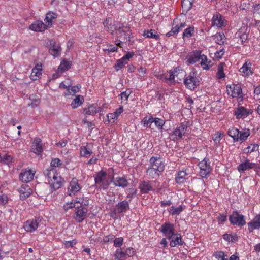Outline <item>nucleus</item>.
<instances>
[{
	"instance_id": "obj_42",
	"label": "nucleus",
	"mask_w": 260,
	"mask_h": 260,
	"mask_svg": "<svg viewBox=\"0 0 260 260\" xmlns=\"http://www.w3.org/2000/svg\"><path fill=\"white\" fill-rule=\"evenodd\" d=\"M92 153V151L87 146H83L81 148L80 154L82 156L88 157Z\"/></svg>"
},
{
	"instance_id": "obj_40",
	"label": "nucleus",
	"mask_w": 260,
	"mask_h": 260,
	"mask_svg": "<svg viewBox=\"0 0 260 260\" xmlns=\"http://www.w3.org/2000/svg\"><path fill=\"white\" fill-rule=\"evenodd\" d=\"M250 135V132L248 129H244L240 131V134L238 137V141H244Z\"/></svg>"
},
{
	"instance_id": "obj_44",
	"label": "nucleus",
	"mask_w": 260,
	"mask_h": 260,
	"mask_svg": "<svg viewBox=\"0 0 260 260\" xmlns=\"http://www.w3.org/2000/svg\"><path fill=\"white\" fill-rule=\"evenodd\" d=\"M258 147L259 146L257 144H252L251 146L245 148L244 149V152L248 154L252 152L256 151L258 150Z\"/></svg>"
},
{
	"instance_id": "obj_37",
	"label": "nucleus",
	"mask_w": 260,
	"mask_h": 260,
	"mask_svg": "<svg viewBox=\"0 0 260 260\" xmlns=\"http://www.w3.org/2000/svg\"><path fill=\"white\" fill-rule=\"evenodd\" d=\"M215 41L219 45L223 44L225 40V37L223 33H218L213 36Z\"/></svg>"
},
{
	"instance_id": "obj_50",
	"label": "nucleus",
	"mask_w": 260,
	"mask_h": 260,
	"mask_svg": "<svg viewBox=\"0 0 260 260\" xmlns=\"http://www.w3.org/2000/svg\"><path fill=\"white\" fill-rule=\"evenodd\" d=\"M154 122L153 123H155V125L159 129H162V126H164L165 124V121L163 119L158 118H153Z\"/></svg>"
},
{
	"instance_id": "obj_28",
	"label": "nucleus",
	"mask_w": 260,
	"mask_h": 260,
	"mask_svg": "<svg viewBox=\"0 0 260 260\" xmlns=\"http://www.w3.org/2000/svg\"><path fill=\"white\" fill-rule=\"evenodd\" d=\"M143 36L145 38H153L156 40L159 39V36L158 34L154 29L144 30Z\"/></svg>"
},
{
	"instance_id": "obj_49",
	"label": "nucleus",
	"mask_w": 260,
	"mask_h": 260,
	"mask_svg": "<svg viewBox=\"0 0 260 260\" xmlns=\"http://www.w3.org/2000/svg\"><path fill=\"white\" fill-rule=\"evenodd\" d=\"M194 32V27H189L184 30V32L183 33V37H190L192 36L193 33Z\"/></svg>"
},
{
	"instance_id": "obj_25",
	"label": "nucleus",
	"mask_w": 260,
	"mask_h": 260,
	"mask_svg": "<svg viewBox=\"0 0 260 260\" xmlns=\"http://www.w3.org/2000/svg\"><path fill=\"white\" fill-rule=\"evenodd\" d=\"M41 140L40 138H36L32 144V151L36 154H39L42 151V147L41 144Z\"/></svg>"
},
{
	"instance_id": "obj_47",
	"label": "nucleus",
	"mask_w": 260,
	"mask_h": 260,
	"mask_svg": "<svg viewBox=\"0 0 260 260\" xmlns=\"http://www.w3.org/2000/svg\"><path fill=\"white\" fill-rule=\"evenodd\" d=\"M41 71L37 69H32L30 74V78L33 80H37L38 78L41 75Z\"/></svg>"
},
{
	"instance_id": "obj_38",
	"label": "nucleus",
	"mask_w": 260,
	"mask_h": 260,
	"mask_svg": "<svg viewBox=\"0 0 260 260\" xmlns=\"http://www.w3.org/2000/svg\"><path fill=\"white\" fill-rule=\"evenodd\" d=\"M57 14L52 12H49L46 14L45 20L46 23H48V25H52V22L53 19L57 18Z\"/></svg>"
},
{
	"instance_id": "obj_6",
	"label": "nucleus",
	"mask_w": 260,
	"mask_h": 260,
	"mask_svg": "<svg viewBox=\"0 0 260 260\" xmlns=\"http://www.w3.org/2000/svg\"><path fill=\"white\" fill-rule=\"evenodd\" d=\"M199 81L196 77L194 73H190L184 80L186 87L190 90H193L199 85Z\"/></svg>"
},
{
	"instance_id": "obj_62",
	"label": "nucleus",
	"mask_w": 260,
	"mask_h": 260,
	"mask_svg": "<svg viewBox=\"0 0 260 260\" xmlns=\"http://www.w3.org/2000/svg\"><path fill=\"white\" fill-rule=\"evenodd\" d=\"M117 46H113L112 45H110L107 46V48L105 49V50L108 51V52H117L118 50Z\"/></svg>"
},
{
	"instance_id": "obj_8",
	"label": "nucleus",
	"mask_w": 260,
	"mask_h": 260,
	"mask_svg": "<svg viewBox=\"0 0 260 260\" xmlns=\"http://www.w3.org/2000/svg\"><path fill=\"white\" fill-rule=\"evenodd\" d=\"M231 223L233 224H237L242 226L245 224L246 222L244 219V216L239 214L237 211L233 212V214L230 216L229 218Z\"/></svg>"
},
{
	"instance_id": "obj_19",
	"label": "nucleus",
	"mask_w": 260,
	"mask_h": 260,
	"mask_svg": "<svg viewBox=\"0 0 260 260\" xmlns=\"http://www.w3.org/2000/svg\"><path fill=\"white\" fill-rule=\"evenodd\" d=\"M129 209V202L127 201L123 200L119 202L116 206L117 212L122 213L125 212Z\"/></svg>"
},
{
	"instance_id": "obj_30",
	"label": "nucleus",
	"mask_w": 260,
	"mask_h": 260,
	"mask_svg": "<svg viewBox=\"0 0 260 260\" xmlns=\"http://www.w3.org/2000/svg\"><path fill=\"white\" fill-rule=\"evenodd\" d=\"M114 184L118 187H125L128 185V181L124 177H117L113 181Z\"/></svg>"
},
{
	"instance_id": "obj_24",
	"label": "nucleus",
	"mask_w": 260,
	"mask_h": 260,
	"mask_svg": "<svg viewBox=\"0 0 260 260\" xmlns=\"http://www.w3.org/2000/svg\"><path fill=\"white\" fill-rule=\"evenodd\" d=\"M30 29L35 31H43L46 28V26L41 21H37L31 24Z\"/></svg>"
},
{
	"instance_id": "obj_41",
	"label": "nucleus",
	"mask_w": 260,
	"mask_h": 260,
	"mask_svg": "<svg viewBox=\"0 0 260 260\" xmlns=\"http://www.w3.org/2000/svg\"><path fill=\"white\" fill-rule=\"evenodd\" d=\"M153 122V118L152 116L150 117L146 116L141 121V122L143 123L144 126L146 127H151V126Z\"/></svg>"
},
{
	"instance_id": "obj_10",
	"label": "nucleus",
	"mask_w": 260,
	"mask_h": 260,
	"mask_svg": "<svg viewBox=\"0 0 260 260\" xmlns=\"http://www.w3.org/2000/svg\"><path fill=\"white\" fill-rule=\"evenodd\" d=\"M49 52L54 57L58 56L61 52V48L60 44L57 43L54 40H51L49 43Z\"/></svg>"
},
{
	"instance_id": "obj_9",
	"label": "nucleus",
	"mask_w": 260,
	"mask_h": 260,
	"mask_svg": "<svg viewBox=\"0 0 260 260\" xmlns=\"http://www.w3.org/2000/svg\"><path fill=\"white\" fill-rule=\"evenodd\" d=\"M187 128V125L185 123H182L179 126L176 127L172 135L173 139L178 140L182 138L186 133Z\"/></svg>"
},
{
	"instance_id": "obj_39",
	"label": "nucleus",
	"mask_w": 260,
	"mask_h": 260,
	"mask_svg": "<svg viewBox=\"0 0 260 260\" xmlns=\"http://www.w3.org/2000/svg\"><path fill=\"white\" fill-rule=\"evenodd\" d=\"M114 256L116 260H124L127 258L125 252L122 251V249H117L115 252Z\"/></svg>"
},
{
	"instance_id": "obj_59",
	"label": "nucleus",
	"mask_w": 260,
	"mask_h": 260,
	"mask_svg": "<svg viewBox=\"0 0 260 260\" xmlns=\"http://www.w3.org/2000/svg\"><path fill=\"white\" fill-rule=\"evenodd\" d=\"M134 253H135V251L134 250V249L132 248H128L126 249L125 251V254L126 257H131V256H133V255L134 254Z\"/></svg>"
},
{
	"instance_id": "obj_51",
	"label": "nucleus",
	"mask_w": 260,
	"mask_h": 260,
	"mask_svg": "<svg viewBox=\"0 0 260 260\" xmlns=\"http://www.w3.org/2000/svg\"><path fill=\"white\" fill-rule=\"evenodd\" d=\"M223 134L221 133V132H217L214 135L213 137V139L214 141V142L216 143V144H218V143H220V141L221 139V138L223 137Z\"/></svg>"
},
{
	"instance_id": "obj_20",
	"label": "nucleus",
	"mask_w": 260,
	"mask_h": 260,
	"mask_svg": "<svg viewBox=\"0 0 260 260\" xmlns=\"http://www.w3.org/2000/svg\"><path fill=\"white\" fill-rule=\"evenodd\" d=\"M212 25L221 27L224 25V19L219 14L214 15L212 18Z\"/></svg>"
},
{
	"instance_id": "obj_60",
	"label": "nucleus",
	"mask_w": 260,
	"mask_h": 260,
	"mask_svg": "<svg viewBox=\"0 0 260 260\" xmlns=\"http://www.w3.org/2000/svg\"><path fill=\"white\" fill-rule=\"evenodd\" d=\"M81 88V86H72V84L71 83L70 89L71 91L73 94L74 95L76 93L78 92L79 89Z\"/></svg>"
},
{
	"instance_id": "obj_13",
	"label": "nucleus",
	"mask_w": 260,
	"mask_h": 260,
	"mask_svg": "<svg viewBox=\"0 0 260 260\" xmlns=\"http://www.w3.org/2000/svg\"><path fill=\"white\" fill-rule=\"evenodd\" d=\"M252 110L247 109L243 106H241L238 108L235 111V115H236V117L238 119L241 118H244L249 114H252Z\"/></svg>"
},
{
	"instance_id": "obj_27",
	"label": "nucleus",
	"mask_w": 260,
	"mask_h": 260,
	"mask_svg": "<svg viewBox=\"0 0 260 260\" xmlns=\"http://www.w3.org/2000/svg\"><path fill=\"white\" fill-rule=\"evenodd\" d=\"M260 227V215H256L253 220L248 223V229L250 231L258 229Z\"/></svg>"
},
{
	"instance_id": "obj_18",
	"label": "nucleus",
	"mask_w": 260,
	"mask_h": 260,
	"mask_svg": "<svg viewBox=\"0 0 260 260\" xmlns=\"http://www.w3.org/2000/svg\"><path fill=\"white\" fill-rule=\"evenodd\" d=\"M68 191L69 194L71 196L72 194H75L78 191L80 190L81 187L78 183V181L76 179H73L70 183V185L68 188Z\"/></svg>"
},
{
	"instance_id": "obj_32",
	"label": "nucleus",
	"mask_w": 260,
	"mask_h": 260,
	"mask_svg": "<svg viewBox=\"0 0 260 260\" xmlns=\"http://www.w3.org/2000/svg\"><path fill=\"white\" fill-rule=\"evenodd\" d=\"M193 0H183L182 2V7L183 13H187L192 6Z\"/></svg>"
},
{
	"instance_id": "obj_15",
	"label": "nucleus",
	"mask_w": 260,
	"mask_h": 260,
	"mask_svg": "<svg viewBox=\"0 0 260 260\" xmlns=\"http://www.w3.org/2000/svg\"><path fill=\"white\" fill-rule=\"evenodd\" d=\"M173 224L166 223L161 225V232L167 237H171L174 233Z\"/></svg>"
},
{
	"instance_id": "obj_16",
	"label": "nucleus",
	"mask_w": 260,
	"mask_h": 260,
	"mask_svg": "<svg viewBox=\"0 0 260 260\" xmlns=\"http://www.w3.org/2000/svg\"><path fill=\"white\" fill-rule=\"evenodd\" d=\"M178 20L177 19H175L174 20L173 25H174L176 24V25L172 28L171 31L166 34L167 37H169L170 36H173L176 34H177L181 29L184 28L186 26L185 23H181L180 25L178 26L177 24H176L178 23Z\"/></svg>"
},
{
	"instance_id": "obj_31",
	"label": "nucleus",
	"mask_w": 260,
	"mask_h": 260,
	"mask_svg": "<svg viewBox=\"0 0 260 260\" xmlns=\"http://www.w3.org/2000/svg\"><path fill=\"white\" fill-rule=\"evenodd\" d=\"M187 174L184 171H181L178 172L176 176L175 180L177 183H184L187 179Z\"/></svg>"
},
{
	"instance_id": "obj_12",
	"label": "nucleus",
	"mask_w": 260,
	"mask_h": 260,
	"mask_svg": "<svg viewBox=\"0 0 260 260\" xmlns=\"http://www.w3.org/2000/svg\"><path fill=\"white\" fill-rule=\"evenodd\" d=\"M34 173L31 170H22L20 174V179L23 182H29L34 178Z\"/></svg>"
},
{
	"instance_id": "obj_29",
	"label": "nucleus",
	"mask_w": 260,
	"mask_h": 260,
	"mask_svg": "<svg viewBox=\"0 0 260 260\" xmlns=\"http://www.w3.org/2000/svg\"><path fill=\"white\" fill-rule=\"evenodd\" d=\"M162 172L157 169L149 166L146 170V174L149 178L154 179L159 177Z\"/></svg>"
},
{
	"instance_id": "obj_5",
	"label": "nucleus",
	"mask_w": 260,
	"mask_h": 260,
	"mask_svg": "<svg viewBox=\"0 0 260 260\" xmlns=\"http://www.w3.org/2000/svg\"><path fill=\"white\" fill-rule=\"evenodd\" d=\"M199 167L200 169V174L202 177H206L209 175L211 171V168L209 162V159L204 158L199 163Z\"/></svg>"
},
{
	"instance_id": "obj_64",
	"label": "nucleus",
	"mask_w": 260,
	"mask_h": 260,
	"mask_svg": "<svg viewBox=\"0 0 260 260\" xmlns=\"http://www.w3.org/2000/svg\"><path fill=\"white\" fill-rule=\"evenodd\" d=\"M2 161L6 164H8L11 161V158L9 155H4L2 156Z\"/></svg>"
},
{
	"instance_id": "obj_48",
	"label": "nucleus",
	"mask_w": 260,
	"mask_h": 260,
	"mask_svg": "<svg viewBox=\"0 0 260 260\" xmlns=\"http://www.w3.org/2000/svg\"><path fill=\"white\" fill-rule=\"evenodd\" d=\"M242 94V89L241 87L239 86H235L234 87L233 93L232 96L233 97H236L241 96Z\"/></svg>"
},
{
	"instance_id": "obj_35",
	"label": "nucleus",
	"mask_w": 260,
	"mask_h": 260,
	"mask_svg": "<svg viewBox=\"0 0 260 260\" xmlns=\"http://www.w3.org/2000/svg\"><path fill=\"white\" fill-rule=\"evenodd\" d=\"M103 24L104 25L105 29L108 31H111V34L113 35L114 31H116V28L119 27V25H112V24H109V21L108 19H106L104 22Z\"/></svg>"
},
{
	"instance_id": "obj_33",
	"label": "nucleus",
	"mask_w": 260,
	"mask_h": 260,
	"mask_svg": "<svg viewBox=\"0 0 260 260\" xmlns=\"http://www.w3.org/2000/svg\"><path fill=\"white\" fill-rule=\"evenodd\" d=\"M72 65V62L63 59L58 68V71L64 72L69 70Z\"/></svg>"
},
{
	"instance_id": "obj_63",
	"label": "nucleus",
	"mask_w": 260,
	"mask_h": 260,
	"mask_svg": "<svg viewBox=\"0 0 260 260\" xmlns=\"http://www.w3.org/2000/svg\"><path fill=\"white\" fill-rule=\"evenodd\" d=\"M176 73H177V70H176V69H175L174 70V72H172V73H170L169 74L168 77H166L167 79H168L170 81H172V80H174L175 77L177 76V74H176Z\"/></svg>"
},
{
	"instance_id": "obj_61",
	"label": "nucleus",
	"mask_w": 260,
	"mask_h": 260,
	"mask_svg": "<svg viewBox=\"0 0 260 260\" xmlns=\"http://www.w3.org/2000/svg\"><path fill=\"white\" fill-rule=\"evenodd\" d=\"M69 80L65 81V82H61L59 84V88H62V89H67L68 87L71 86V83L70 82H68Z\"/></svg>"
},
{
	"instance_id": "obj_1",
	"label": "nucleus",
	"mask_w": 260,
	"mask_h": 260,
	"mask_svg": "<svg viewBox=\"0 0 260 260\" xmlns=\"http://www.w3.org/2000/svg\"><path fill=\"white\" fill-rule=\"evenodd\" d=\"M44 174L46 181L55 190L61 187L64 182V179L58 176L55 170L53 168L45 170Z\"/></svg>"
},
{
	"instance_id": "obj_2",
	"label": "nucleus",
	"mask_w": 260,
	"mask_h": 260,
	"mask_svg": "<svg viewBox=\"0 0 260 260\" xmlns=\"http://www.w3.org/2000/svg\"><path fill=\"white\" fill-rule=\"evenodd\" d=\"M199 60H201L200 64L204 70H209L212 66V61L208 60L206 55L201 54V51L199 50L194 51L187 61L189 64H193Z\"/></svg>"
},
{
	"instance_id": "obj_55",
	"label": "nucleus",
	"mask_w": 260,
	"mask_h": 260,
	"mask_svg": "<svg viewBox=\"0 0 260 260\" xmlns=\"http://www.w3.org/2000/svg\"><path fill=\"white\" fill-rule=\"evenodd\" d=\"M115 239V236L113 235H109L108 236L104 237L103 239V242L104 243H108L110 241H113Z\"/></svg>"
},
{
	"instance_id": "obj_36",
	"label": "nucleus",
	"mask_w": 260,
	"mask_h": 260,
	"mask_svg": "<svg viewBox=\"0 0 260 260\" xmlns=\"http://www.w3.org/2000/svg\"><path fill=\"white\" fill-rule=\"evenodd\" d=\"M84 99L83 96L78 95L72 101L71 106L72 108L74 109L80 106L83 103Z\"/></svg>"
},
{
	"instance_id": "obj_21",
	"label": "nucleus",
	"mask_w": 260,
	"mask_h": 260,
	"mask_svg": "<svg viewBox=\"0 0 260 260\" xmlns=\"http://www.w3.org/2000/svg\"><path fill=\"white\" fill-rule=\"evenodd\" d=\"M256 164L253 162H250L249 159H246L244 162L241 163L238 167V170L240 172H244L248 169L254 168Z\"/></svg>"
},
{
	"instance_id": "obj_22",
	"label": "nucleus",
	"mask_w": 260,
	"mask_h": 260,
	"mask_svg": "<svg viewBox=\"0 0 260 260\" xmlns=\"http://www.w3.org/2000/svg\"><path fill=\"white\" fill-rule=\"evenodd\" d=\"M38 226V223L36 219L27 220L24 226V228L27 232H33L35 231Z\"/></svg>"
},
{
	"instance_id": "obj_46",
	"label": "nucleus",
	"mask_w": 260,
	"mask_h": 260,
	"mask_svg": "<svg viewBox=\"0 0 260 260\" xmlns=\"http://www.w3.org/2000/svg\"><path fill=\"white\" fill-rule=\"evenodd\" d=\"M223 239L229 242H235L238 240V237L236 235L224 234Z\"/></svg>"
},
{
	"instance_id": "obj_54",
	"label": "nucleus",
	"mask_w": 260,
	"mask_h": 260,
	"mask_svg": "<svg viewBox=\"0 0 260 260\" xmlns=\"http://www.w3.org/2000/svg\"><path fill=\"white\" fill-rule=\"evenodd\" d=\"M61 165V160L58 158H54L51 162V165L52 167H57Z\"/></svg>"
},
{
	"instance_id": "obj_56",
	"label": "nucleus",
	"mask_w": 260,
	"mask_h": 260,
	"mask_svg": "<svg viewBox=\"0 0 260 260\" xmlns=\"http://www.w3.org/2000/svg\"><path fill=\"white\" fill-rule=\"evenodd\" d=\"M173 208V211L172 212V215H179L180 212L182 211V206H179L178 207H172Z\"/></svg>"
},
{
	"instance_id": "obj_7",
	"label": "nucleus",
	"mask_w": 260,
	"mask_h": 260,
	"mask_svg": "<svg viewBox=\"0 0 260 260\" xmlns=\"http://www.w3.org/2000/svg\"><path fill=\"white\" fill-rule=\"evenodd\" d=\"M150 166L154 168L159 171V172H162L165 169V165L161 158L158 156H152L150 158Z\"/></svg>"
},
{
	"instance_id": "obj_58",
	"label": "nucleus",
	"mask_w": 260,
	"mask_h": 260,
	"mask_svg": "<svg viewBox=\"0 0 260 260\" xmlns=\"http://www.w3.org/2000/svg\"><path fill=\"white\" fill-rule=\"evenodd\" d=\"M249 6L250 3L247 2V1L244 0L241 2L240 7L242 10H246L249 8Z\"/></svg>"
},
{
	"instance_id": "obj_3",
	"label": "nucleus",
	"mask_w": 260,
	"mask_h": 260,
	"mask_svg": "<svg viewBox=\"0 0 260 260\" xmlns=\"http://www.w3.org/2000/svg\"><path fill=\"white\" fill-rule=\"evenodd\" d=\"M115 28L117 37L119 38V40L115 41L116 46L121 47V43L131 41L132 33L128 27L119 25V27Z\"/></svg>"
},
{
	"instance_id": "obj_52",
	"label": "nucleus",
	"mask_w": 260,
	"mask_h": 260,
	"mask_svg": "<svg viewBox=\"0 0 260 260\" xmlns=\"http://www.w3.org/2000/svg\"><path fill=\"white\" fill-rule=\"evenodd\" d=\"M127 63L122 58L119 59L116 61V63L115 65V68H118L116 69L117 70H118L119 69L122 68L124 64Z\"/></svg>"
},
{
	"instance_id": "obj_4",
	"label": "nucleus",
	"mask_w": 260,
	"mask_h": 260,
	"mask_svg": "<svg viewBox=\"0 0 260 260\" xmlns=\"http://www.w3.org/2000/svg\"><path fill=\"white\" fill-rule=\"evenodd\" d=\"M113 178V175L107 176L106 173L101 170L98 173L94 178L95 183L99 188L106 189L112 182Z\"/></svg>"
},
{
	"instance_id": "obj_14",
	"label": "nucleus",
	"mask_w": 260,
	"mask_h": 260,
	"mask_svg": "<svg viewBox=\"0 0 260 260\" xmlns=\"http://www.w3.org/2000/svg\"><path fill=\"white\" fill-rule=\"evenodd\" d=\"M18 191L20 193V198L24 200L28 198L32 192V189L27 184H23L19 188Z\"/></svg>"
},
{
	"instance_id": "obj_11",
	"label": "nucleus",
	"mask_w": 260,
	"mask_h": 260,
	"mask_svg": "<svg viewBox=\"0 0 260 260\" xmlns=\"http://www.w3.org/2000/svg\"><path fill=\"white\" fill-rule=\"evenodd\" d=\"M81 207L79 208L77 207L75 209V219L78 222H81L84 219L87 212V209L86 208Z\"/></svg>"
},
{
	"instance_id": "obj_43",
	"label": "nucleus",
	"mask_w": 260,
	"mask_h": 260,
	"mask_svg": "<svg viewBox=\"0 0 260 260\" xmlns=\"http://www.w3.org/2000/svg\"><path fill=\"white\" fill-rule=\"evenodd\" d=\"M239 71L240 72L245 74L246 76H249L252 74L251 67L248 66L247 63H244L243 67L240 69Z\"/></svg>"
},
{
	"instance_id": "obj_23",
	"label": "nucleus",
	"mask_w": 260,
	"mask_h": 260,
	"mask_svg": "<svg viewBox=\"0 0 260 260\" xmlns=\"http://www.w3.org/2000/svg\"><path fill=\"white\" fill-rule=\"evenodd\" d=\"M101 108L94 106L93 105H90L87 107H85L83 109V112L87 115H93L96 113L101 111Z\"/></svg>"
},
{
	"instance_id": "obj_57",
	"label": "nucleus",
	"mask_w": 260,
	"mask_h": 260,
	"mask_svg": "<svg viewBox=\"0 0 260 260\" xmlns=\"http://www.w3.org/2000/svg\"><path fill=\"white\" fill-rule=\"evenodd\" d=\"M8 198L6 194H2L0 196V204L4 205L7 203Z\"/></svg>"
},
{
	"instance_id": "obj_34",
	"label": "nucleus",
	"mask_w": 260,
	"mask_h": 260,
	"mask_svg": "<svg viewBox=\"0 0 260 260\" xmlns=\"http://www.w3.org/2000/svg\"><path fill=\"white\" fill-rule=\"evenodd\" d=\"M240 134V131L234 127L230 128L228 131L229 135L233 138L234 142L238 141V137Z\"/></svg>"
},
{
	"instance_id": "obj_45",
	"label": "nucleus",
	"mask_w": 260,
	"mask_h": 260,
	"mask_svg": "<svg viewBox=\"0 0 260 260\" xmlns=\"http://www.w3.org/2000/svg\"><path fill=\"white\" fill-rule=\"evenodd\" d=\"M224 66V63H220L218 66V71L216 74V76L219 79H221L225 76V74L223 72V67Z\"/></svg>"
},
{
	"instance_id": "obj_17",
	"label": "nucleus",
	"mask_w": 260,
	"mask_h": 260,
	"mask_svg": "<svg viewBox=\"0 0 260 260\" xmlns=\"http://www.w3.org/2000/svg\"><path fill=\"white\" fill-rule=\"evenodd\" d=\"M168 239L171 240L170 243V245L171 247H175L177 245H183V242L180 234L174 233L172 236L171 237H168Z\"/></svg>"
},
{
	"instance_id": "obj_53",
	"label": "nucleus",
	"mask_w": 260,
	"mask_h": 260,
	"mask_svg": "<svg viewBox=\"0 0 260 260\" xmlns=\"http://www.w3.org/2000/svg\"><path fill=\"white\" fill-rule=\"evenodd\" d=\"M114 245L115 247H120L123 242V238L122 237H119L118 238H116L113 240Z\"/></svg>"
},
{
	"instance_id": "obj_26",
	"label": "nucleus",
	"mask_w": 260,
	"mask_h": 260,
	"mask_svg": "<svg viewBox=\"0 0 260 260\" xmlns=\"http://www.w3.org/2000/svg\"><path fill=\"white\" fill-rule=\"evenodd\" d=\"M139 188L143 193H147L152 189V183L149 181H143L140 184Z\"/></svg>"
}]
</instances>
